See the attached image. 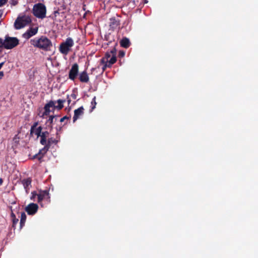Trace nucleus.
<instances>
[{
    "label": "nucleus",
    "mask_w": 258,
    "mask_h": 258,
    "mask_svg": "<svg viewBox=\"0 0 258 258\" xmlns=\"http://www.w3.org/2000/svg\"><path fill=\"white\" fill-rule=\"evenodd\" d=\"M30 43L33 46L44 50L47 49L51 45L50 41L44 36L31 39Z\"/></svg>",
    "instance_id": "nucleus-1"
},
{
    "label": "nucleus",
    "mask_w": 258,
    "mask_h": 258,
    "mask_svg": "<svg viewBox=\"0 0 258 258\" xmlns=\"http://www.w3.org/2000/svg\"><path fill=\"white\" fill-rule=\"evenodd\" d=\"M4 48L7 49H12L16 47L19 43V39L14 37L6 36L5 39H3Z\"/></svg>",
    "instance_id": "nucleus-2"
},
{
    "label": "nucleus",
    "mask_w": 258,
    "mask_h": 258,
    "mask_svg": "<svg viewBox=\"0 0 258 258\" xmlns=\"http://www.w3.org/2000/svg\"><path fill=\"white\" fill-rule=\"evenodd\" d=\"M31 22V18L28 15L19 16L15 22L14 26L16 29H20L28 25Z\"/></svg>",
    "instance_id": "nucleus-3"
},
{
    "label": "nucleus",
    "mask_w": 258,
    "mask_h": 258,
    "mask_svg": "<svg viewBox=\"0 0 258 258\" xmlns=\"http://www.w3.org/2000/svg\"><path fill=\"white\" fill-rule=\"evenodd\" d=\"M33 12L35 16L38 18L43 19L46 16V7L41 3L36 4L33 7Z\"/></svg>",
    "instance_id": "nucleus-4"
},
{
    "label": "nucleus",
    "mask_w": 258,
    "mask_h": 258,
    "mask_svg": "<svg viewBox=\"0 0 258 258\" xmlns=\"http://www.w3.org/2000/svg\"><path fill=\"white\" fill-rule=\"evenodd\" d=\"M74 44V40L71 38H68L64 42L60 45V52L63 54L67 55L71 50V48L73 46Z\"/></svg>",
    "instance_id": "nucleus-5"
},
{
    "label": "nucleus",
    "mask_w": 258,
    "mask_h": 258,
    "mask_svg": "<svg viewBox=\"0 0 258 258\" xmlns=\"http://www.w3.org/2000/svg\"><path fill=\"white\" fill-rule=\"evenodd\" d=\"M116 61L115 56H112L109 60L108 58H102L101 59V63L103 65L102 67L103 71H104L107 68H110Z\"/></svg>",
    "instance_id": "nucleus-6"
},
{
    "label": "nucleus",
    "mask_w": 258,
    "mask_h": 258,
    "mask_svg": "<svg viewBox=\"0 0 258 258\" xmlns=\"http://www.w3.org/2000/svg\"><path fill=\"white\" fill-rule=\"evenodd\" d=\"M32 197L31 199H33L36 196L38 197V202H40L43 200L49 199V193L47 190L40 191L38 194L35 192H32Z\"/></svg>",
    "instance_id": "nucleus-7"
},
{
    "label": "nucleus",
    "mask_w": 258,
    "mask_h": 258,
    "mask_svg": "<svg viewBox=\"0 0 258 258\" xmlns=\"http://www.w3.org/2000/svg\"><path fill=\"white\" fill-rule=\"evenodd\" d=\"M38 209V206L36 204L31 203L25 208V211L29 215L35 214Z\"/></svg>",
    "instance_id": "nucleus-8"
},
{
    "label": "nucleus",
    "mask_w": 258,
    "mask_h": 258,
    "mask_svg": "<svg viewBox=\"0 0 258 258\" xmlns=\"http://www.w3.org/2000/svg\"><path fill=\"white\" fill-rule=\"evenodd\" d=\"M38 28L37 27H32L28 29L25 33L23 34V37L25 39H29L31 37L35 35L38 32Z\"/></svg>",
    "instance_id": "nucleus-9"
},
{
    "label": "nucleus",
    "mask_w": 258,
    "mask_h": 258,
    "mask_svg": "<svg viewBox=\"0 0 258 258\" xmlns=\"http://www.w3.org/2000/svg\"><path fill=\"white\" fill-rule=\"evenodd\" d=\"M78 65L75 63L73 65L69 73V78L74 80L77 77L78 73Z\"/></svg>",
    "instance_id": "nucleus-10"
},
{
    "label": "nucleus",
    "mask_w": 258,
    "mask_h": 258,
    "mask_svg": "<svg viewBox=\"0 0 258 258\" xmlns=\"http://www.w3.org/2000/svg\"><path fill=\"white\" fill-rule=\"evenodd\" d=\"M37 124L33 125L31 128V134L33 135L39 137L41 134L42 127L41 126L37 127Z\"/></svg>",
    "instance_id": "nucleus-11"
},
{
    "label": "nucleus",
    "mask_w": 258,
    "mask_h": 258,
    "mask_svg": "<svg viewBox=\"0 0 258 258\" xmlns=\"http://www.w3.org/2000/svg\"><path fill=\"white\" fill-rule=\"evenodd\" d=\"M84 108L83 107H80L78 109H76L74 111V116L73 117V121L75 122L80 117V116L83 115Z\"/></svg>",
    "instance_id": "nucleus-12"
},
{
    "label": "nucleus",
    "mask_w": 258,
    "mask_h": 258,
    "mask_svg": "<svg viewBox=\"0 0 258 258\" xmlns=\"http://www.w3.org/2000/svg\"><path fill=\"white\" fill-rule=\"evenodd\" d=\"M53 106H54V101H50L48 103L46 104L44 107L45 111L43 114V116L49 114L50 111V107H52Z\"/></svg>",
    "instance_id": "nucleus-13"
},
{
    "label": "nucleus",
    "mask_w": 258,
    "mask_h": 258,
    "mask_svg": "<svg viewBox=\"0 0 258 258\" xmlns=\"http://www.w3.org/2000/svg\"><path fill=\"white\" fill-rule=\"evenodd\" d=\"M48 132H45L41 133L40 137H41L40 143L42 145H44L46 144V139L48 137Z\"/></svg>",
    "instance_id": "nucleus-14"
},
{
    "label": "nucleus",
    "mask_w": 258,
    "mask_h": 258,
    "mask_svg": "<svg viewBox=\"0 0 258 258\" xmlns=\"http://www.w3.org/2000/svg\"><path fill=\"white\" fill-rule=\"evenodd\" d=\"M79 79L82 82H87L89 81V77L86 72H83L80 74Z\"/></svg>",
    "instance_id": "nucleus-15"
},
{
    "label": "nucleus",
    "mask_w": 258,
    "mask_h": 258,
    "mask_svg": "<svg viewBox=\"0 0 258 258\" xmlns=\"http://www.w3.org/2000/svg\"><path fill=\"white\" fill-rule=\"evenodd\" d=\"M65 100L59 99L56 102H54L53 107L59 110L63 107V104Z\"/></svg>",
    "instance_id": "nucleus-16"
},
{
    "label": "nucleus",
    "mask_w": 258,
    "mask_h": 258,
    "mask_svg": "<svg viewBox=\"0 0 258 258\" xmlns=\"http://www.w3.org/2000/svg\"><path fill=\"white\" fill-rule=\"evenodd\" d=\"M130 44V40L126 38H124L120 41V45L123 47L127 48L128 47H129Z\"/></svg>",
    "instance_id": "nucleus-17"
},
{
    "label": "nucleus",
    "mask_w": 258,
    "mask_h": 258,
    "mask_svg": "<svg viewBox=\"0 0 258 258\" xmlns=\"http://www.w3.org/2000/svg\"><path fill=\"white\" fill-rule=\"evenodd\" d=\"M22 182L23 186L26 189V192H28V189H29L31 185V180L30 179H24Z\"/></svg>",
    "instance_id": "nucleus-18"
},
{
    "label": "nucleus",
    "mask_w": 258,
    "mask_h": 258,
    "mask_svg": "<svg viewBox=\"0 0 258 258\" xmlns=\"http://www.w3.org/2000/svg\"><path fill=\"white\" fill-rule=\"evenodd\" d=\"M26 219V214L24 213H22L21 218V221H20V223L21 225H22V224H23L25 222Z\"/></svg>",
    "instance_id": "nucleus-19"
},
{
    "label": "nucleus",
    "mask_w": 258,
    "mask_h": 258,
    "mask_svg": "<svg viewBox=\"0 0 258 258\" xmlns=\"http://www.w3.org/2000/svg\"><path fill=\"white\" fill-rule=\"evenodd\" d=\"M91 105H92V110H93L95 107H96V97H94L93 99H92V101L91 102Z\"/></svg>",
    "instance_id": "nucleus-20"
},
{
    "label": "nucleus",
    "mask_w": 258,
    "mask_h": 258,
    "mask_svg": "<svg viewBox=\"0 0 258 258\" xmlns=\"http://www.w3.org/2000/svg\"><path fill=\"white\" fill-rule=\"evenodd\" d=\"M48 149V147L47 146H46L44 148V149H43L42 150H41L40 151V153H45Z\"/></svg>",
    "instance_id": "nucleus-21"
},
{
    "label": "nucleus",
    "mask_w": 258,
    "mask_h": 258,
    "mask_svg": "<svg viewBox=\"0 0 258 258\" xmlns=\"http://www.w3.org/2000/svg\"><path fill=\"white\" fill-rule=\"evenodd\" d=\"M7 0H0V7H2L7 2Z\"/></svg>",
    "instance_id": "nucleus-22"
},
{
    "label": "nucleus",
    "mask_w": 258,
    "mask_h": 258,
    "mask_svg": "<svg viewBox=\"0 0 258 258\" xmlns=\"http://www.w3.org/2000/svg\"><path fill=\"white\" fill-rule=\"evenodd\" d=\"M53 116H50L49 119L48 120V121L50 123H51L53 121Z\"/></svg>",
    "instance_id": "nucleus-23"
},
{
    "label": "nucleus",
    "mask_w": 258,
    "mask_h": 258,
    "mask_svg": "<svg viewBox=\"0 0 258 258\" xmlns=\"http://www.w3.org/2000/svg\"><path fill=\"white\" fill-rule=\"evenodd\" d=\"M4 72L2 71H0V80L2 79V78L4 77Z\"/></svg>",
    "instance_id": "nucleus-24"
},
{
    "label": "nucleus",
    "mask_w": 258,
    "mask_h": 258,
    "mask_svg": "<svg viewBox=\"0 0 258 258\" xmlns=\"http://www.w3.org/2000/svg\"><path fill=\"white\" fill-rule=\"evenodd\" d=\"M5 62V61H3L0 62V70L1 69L2 67L4 66Z\"/></svg>",
    "instance_id": "nucleus-25"
},
{
    "label": "nucleus",
    "mask_w": 258,
    "mask_h": 258,
    "mask_svg": "<svg viewBox=\"0 0 258 258\" xmlns=\"http://www.w3.org/2000/svg\"><path fill=\"white\" fill-rule=\"evenodd\" d=\"M110 57V55L109 53H106L105 55V57L104 58H108V59Z\"/></svg>",
    "instance_id": "nucleus-26"
},
{
    "label": "nucleus",
    "mask_w": 258,
    "mask_h": 258,
    "mask_svg": "<svg viewBox=\"0 0 258 258\" xmlns=\"http://www.w3.org/2000/svg\"><path fill=\"white\" fill-rule=\"evenodd\" d=\"M119 54L121 56L123 57L124 55V53L123 52H120Z\"/></svg>",
    "instance_id": "nucleus-27"
},
{
    "label": "nucleus",
    "mask_w": 258,
    "mask_h": 258,
    "mask_svg": "<svg viewBox=\"0 0 258 258\" xmlns=\"http://www.w3.org/2000/svg\"><path fill=\"white\" fill-rule=\"evenodd\" d=\"M66 118H67V117H66V116H64V117H63L61 118L60 119V121H61V122H62V121H63L66 119Z\"/></svg>",
    "instance_id": "nucleus-28"
},
{
    "label": "nucleus",
    "mask_w": 258,
    "mask_h": 258,
    "mask_svg": "<svg viewBox=\"0 0 258 258\" xmlns=\"http://www.w3.org/2000/svg\"><path fill=\"white\" fill-rule=\"evenodd\" d=\"M68 103L69 104L71 103V99L68 97Z\"/></svg>",
    "instance_id": "nucleus-29"
},
{
    "label": "nucleus",
    "mask_w": 258,
    "mask_h": 258,
    "mask_svg": "<svg viewBox=\"0 0 258 258\" xmlns=\"http://www.w3.org/2000/svg\"><path fill=\"white\" fill-rule=\"evenodd\" d=\"M18 219L14 220V224H16L18 222Z\"/></svg>",
    "instance_id": "nucleus-30"
},
{
    "label": "nucleus",
    "mask_w": 258,
    "mask_h": 258,
    "mask_svg": "<svg viewBox=\"0 0 258 258\" xmlns=\"http://www.w3.org/2000/svg\"><path fill=\"white\" fill-rule=\"evenodd\" d=\"M3 183V179L2 178H0V184H2Z\"/></svg>",
    "instance_id": "nucleus-31"
},
{
    "label": "nucleus",
    "mask_w": 258,
    "mask_h": 258,
    "mask_svg": "<svg viewBox=\"0 0 258 258\" xmlns=\"http://www.w3.org/2000/svg\"><path fill=\"white\" fill-rule=\"evenodd\" d=\"M72 97H73L74 99H75V98H76V96H75V95H74V94H72Z\"/></svg>",
    "instance_id": "nucleus-32"
},
{
    "label": "nucleus",
    "mask_w": 258,
    "mask_h": 258,
    "mask_svg": "<svg viewBox=\"0 0 258 258\" xmlns=\"http://www.w3.org/2000/svg\"><path fill=\"white\" fill-rule=\"evenodd\" d=\"M50 140H48V143H50Z\"/></svg>",
    "instance_id": "nucleus-33"
}]
</instances>
